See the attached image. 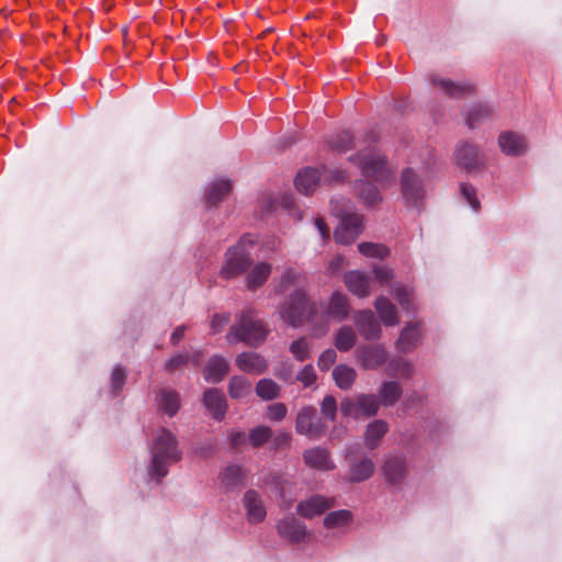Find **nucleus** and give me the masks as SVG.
Instances as JSON below:
<instances>
[{"mask_svg":"<svg viewBox=\"0 0 562 562\" xmlns=\"http://www.w3.org/2000/svg\"><path fill=\"white\" fill-rule=\"evenodd\" d=\"M349 312L348 297L340 292H334L328 302L321 304L318 326L317 306L307 299L305 291L302 289H295L279 310L280 317L293 327H299L305 322L314 324L316 336L327 333L330 319L344 321L348 317Z\"/></svg>","mask_w":562,"mask_h":562,"instance_id":"nucleus-1","label":"nucleus"},{"mask_svg":"<svg viewBox=\"0 0 562 562\" xmlns=\"http://www.w3.org/2000/svg\"><path fill=\"white\" fill-rule=\"evenodd\" d=\"M151 462L149 475L160 481L168 473V467L181 459V451L178 449L177 439L173 434L162 428L157 438L149 446Z\"/></svg>","mask_w":562,"mask_h":562,"instance_id":"nucleus-2","label":"nucleus"},{"mask_svg":"<svg viewBox=\"0 0 562 562\" xmlns=\"http://www.w3.org/2000/svg\"><path fill=\"white\" fill-rule=\"evenodd\" d=\"M362 171V175L386 188L394 182V171L389 167L384 155L374 147H367L349 158Z\"/></svg>","mask_w":562,"mask_h":562,"instance_id":"nucleus-3","label":"nucleus"},{"mask_svg":"<svg viewBox=\"0 0 562 562\" xmlns=\"http://www.w3.org/2000/svg\"><path fill=\"white\" fill-rule=\"evenodd\" d=\"M330 204L333 214L341 218L334 233L335 240L341 245L352 244L363 229V216L350 212L348 200L333 199Z\"/></svg>","mask_w":562,"mask_h":562,"instance_id":"nucleus-4","label":"nucleus"},{"mask_svg":"<svg viewBox=\"0 0 562 562\" xmlns=\"http://www.w3.org/2000/svg\"><path fill=\"white\" fill-rule=\"evenodd\" d=\"M268 329L261 321L256 319L252 310L240 313L237 322L231 327L226 335L229 344L245 342L250 347H257L265 341Z\"/></svg>","mask_w":562,"mask_h":562,"instance_id":"nucleus-5","label":"nucleus"},{"mask_svg":"<svg viewBox=\"0 0 562 562\" xmlns=\"http://www.w3.org/2000/svg\"><path fill=\"white\" fill-rule=\"evenodd\" d=\"M254 243L250 236H243L237 245L227 250L221 269V276L224 279L235 278L248 269L251 262L249 249Z\"/></svg>","mask_w":562,"mask_h":562,"instance_id":"nucleus-6","label":"nucleus"},{"mask_svg":"<svg viewBox=\"0 0 562 562\" xmlns=\"http://www.w3.org/2000/svg\"><path fill=\"white\" fill-rule=\"evenodd\" d=\"M345 179V172L338 169L323 168L318 170L307 167L299 171L295 178V187L301 193L310 195L316 190L321 181L335 183L344 181Z\"/></svg>","mask_w":562,"mask_h":562,"instance_id":"nucleus-7","label":"nucleus"},{"mask_svg":"<svg viewBox=\"0 0 562 562\" xmlns=\"http://www.w3.org/2000/svg\"><path fill=\"white\" fill-rule=\"evenodd\" d=\"M327 429V422L317 413L314 406H305L299 412L295 420V430L300 435L317 440L325 436Z\"/></svg>","mask_w":562,"mask_h":562,"instance_id":"nucleus-8","label":"nucleus"},{"mask_svg":"<svg viewBox=\"0 0 562 562\" xmlns=\"http://www.w3.org/2000/svg\"><path fill=\"white\" fill-rule=\"evenodd\" d=\"M380 406L379 398L373 394H359L355 398H346L340 403V411L345 416H373Z\"/></svg>","mask_w":562,"mask_h":562,"instance_id":"nucleus-9","label":"nucleus"},{"mask_svg":"<svg viewBox=\"0 0 562 562\" xmlns=\"http://www.w3.org/2000/svg\"><path fill=\"white\" fill-rule=\"evenodd\" d=\"M401 191L406 202L414 206L425 198L424 182L412 168H406L402 172Z\"/></svg>","mask_w":562,"mask_h":562,"instance_id":"nucleus-10","label":"nucleus"},{"mask_svg":"<svg viewBox=\"0 0 562 562\" xmlns=\"http://www.w3.org/2000/svg\"><path fill=\"white\" fill-rule=\"evenodd\" d=\"M356 357L366 370H376L387 360V351L381 345H363L357 348Z\"/></svg>","mask_w":562,"mask_h":562,"instance_id":"nucleus-11","label":"nucleus"},{"mask_svg":"<svg viewBox=\"0 0 562 562\" xmlns=\"http://www.w3.org/2000/svg\"><path fill=\"white\" fill-rule=\"evenodd\" d=\"M454 159L457 165L468 172L476 171L483 166L477 147L470 142H463L457 146Z\"/></svg>","mask_w":562,"mask_h":562,"instance_id":"nucleus-12","label":"nucleus"},{"mask_svg":"<svg viewBox=\"0 0 562 562\" xmlns=\"http://www.w3.org/2000/svg\"><path fill=\"white\" fill-rule=\"evenodd\" d=\"M334 506V498H328L323 495H313L297 504L296 513L303 518L312 519L316 516H321Z\"/></svg>","mask_w":562,"mask_h":562,"instance_id":"nucleus-13","label":"nucleus"},{"mask_svg":"<svg viewBox=\"0 0 562 562\" xmlns=\"http://www.w3.org/2000/svg\"><path fill=\"white\" fill-rule=\"evenodd\" d=\"M277 528L279 535L292 543H299L307 536L305 524L296 519L293 515L285 516L279 520Z\"/></svg>","mask_w":562,"mask_h":562,"instance_id":"nucleus-14","label":"nucleus"},{"mask_svg":"<svg viewBox=\"0 0 562 562\" xmlns=\"http://www.w3.org/2000/svg\"><path fill=\"white\" fill-rule=\"evenodd\" d=\"M243 505L246 510L247 520L250 524H259L263 521L267 510L265 503L257 491L248 490L243 497Z\"/></svg>","mask_w":562,"mask_h":562,"instance_id":"nucleus-15","label":"nucleus"},{"mask_svg":"<svg viewBox=\"0 0 562 562\" xmlns=\"http://www.w3.org/2000/svg\"><path fill=\"white\" fill-rule=\"evenodd\" d=\"M355 323L360 335L364 339L371 340L380 338L382 331L381 326L371 311L367 310L358 312L355 315Z\"/></svg>","mask_w":562,"mask_h":562,"instance_id":"nucleus-16","label":"nucleus"},{"mask_svg":"<svg viewBox=\"0 0 562 562\" xmlns=\"http://www.w3.org/2000/svg\"><path fill=\"white\" fill-rule=\"evenodd\" d=\"M344 282L349 292L358 297H366L371 293L372 279L360 271H349L344 276Z\"/></svg>","mask_w":562,"mask_h":562,"instance_id":"nucleus-17","label":"nucleus"},{"mask_svg":"<svg viewBox=\"0 0 562 562\" xmlns=\"http://www.w3.org/2000/svg\"><path fill=\"white\" fill-rule=\"evenodd\" d=\"M431 82L439 91L450 98L458 99L474 91V86L470 82H454L439 77H432Z\"/></svg>","mask_w":562,"mask_h":562,"instance_id":"nucleus-18","label":"nucleus"},{"mask_svg":"<svg viewBox=\"0 0 562 562\" xmlns=\"http://www.w3.org/2000/svg\"><path fill=\"white\" fill-rule=\"evenodd\" d=\"M303 459L306 465L319 471H330L335 468L328 450L322 447L305 450Z\"/></svg>","mask_w":562,"mask_h":562,"instance_id":"nucleus-19","label":"nucleus"},{"mask_svg":"<svg viewBox=\"0 0 562 562\" xmlns=\"http://www.w3.org/2000/svg\"><path fill=\"white\" fill-rule=\"evenodd\" d=\"M236 366L244 372L261 374L267 370L268 362L256 352H241L236 357Z\"/></svg>","mask_w":562,"mask_h":562,"instance_id":"nucleus-20","label":"nucleus"},{"mask_svg":"<svg viewBox=\"0 0 562 562\" xmlns=\"http://www.w3.org/2000/svg\"><path fill=\"white\" fill-rule=\"evenodd\" d=\"M498 145L502 151L510 156H519L526 153L525 138L515 132H504L498 136Z\"/></svg>","mask_w":562,"mask_h":562,"instance_id":"nucleus-21","label":"nucleus"},{"mask_svg":"<svg viewBox=\"0 0 562 562\" xmlns=\"http://www.w3.org/2000/svg\"><path fill=\"white\" fill-rule=\"evenodd\" d=\"M232 191V182L225 178L213 180L205 190V201L209 206L217 204Z\"/></svg>","mask_w":562,"mask_h":562,"instance_id":"nucleus-22","label":"nucleus"},{"mask_svg":"<svg viewBox=\"0 0 562 562\" xmlns=\"http://www.w3.org/2000/svg\"><path fill=\"white\" fill-rule=\"evenodd\" d=\"M229 363L222 356H213L207 361L203 371V376L207 382L217 383L222 381L228 373Z\"/></svg>","mask_w":562,"mask_h":562,"instance_id":"nucleus-23","label":"nucleus"},{"mask_svg":"<svg viewBox=\"0 0 562 562\" xmlns=\"http://www.w3.org/2000/svg\"><path fill=\"white\" fill-rule=\"evenodd\" d=\"M374 463L369 458H363L359 461L349 462V473L347 481L351 483H359L370 479L374 472Z\"/></svg>","mask_w":562,"mask_h":562,"instance_id":"nucleus-24","label":"nucleus"},{"mask_svg":"<svg viewBox=\"0 0 562 562\" xmlns=\"http://www.w3.org/2000/svg\"><path fill=\"white\" fill-rule=\"evenodd\" d=\"M203 402L207 411L215 419H222L226 413V400L224 394L217 389L205 391Z\"/></svg>","mask_w":562,"mask_h":562,"instance_id":"nucleus-25","label":"nucleus"},{"mask_svg":"<svg viewBox=\"0 0 562 562\" xmlns=\"http://www.w3.org/2000/svg\"><path fill=\"white\" fill-rule=\"evenodd\" d=\"M156 402L159 411L170 417L175 416L180 408V396L176 391L170 389L160 390L156 395Z\"/></svg>","mask_w":562,"mask_h":562,"instance_id":"nucleus-26","label":"nucleus"},{"mask_svg":"<svg viewBox=\"0 0 562 562\" xmlns=\"http://www.w3.org/2000/svg\"><path fill=\"white\" fill-rule=\"evenodd\" d=\"M383 473L386 480L393 484L400 483L406 473V463L403 457H390L383 467Z\"/></svg>","mask_w":562,"mask_h":562,"instance_id":"nucleus-27","label":"nucleus"},{"mask_svg":"<svg viewBox=\"0 0 562 562\" xmlns=\"http://www.w3.org/2000/svg\"><path fill=\"white\" fill-rule=\"evenodd\" d=\"M374 307L380 319L385 326L397 325L400 319L395 305L385 296H379L375 300Z\"/></svg>","mask_w":562,"mask_h":562,"instance_id":"nucleus-28","label":"nucleus"},{"mask_svg":"<svg viewBox=\"0 0 562 562\" xmlns=\"http://www.w3.org/2000/svg\"><path fill=\"white\" fill-rule=\"evenodd\" d=\"M420 337V330L417 324L407 325L400 334V337L396 341V348L401 352H409L412 351Z\"/></svg>","mask_w":562,"mask_h":562,"instance_id":"nucleus-29","label":"nucleus"},{"mask_svg":"<svg viewBox=\"0 0 562 562\" xmlns=\"http://www.w3.org/2000/svg\"><path fill=\"white\" fill-rule=\"evenodd\" d=\"M356 378V370L347 364H339L333 370V379L336 385L341 390L350 389Z\"/></svg>","mask_w":562,"mask_h":562,"instance_id":"nucleus-30","label":"nucleus"},{"mask_svg":"<svg viewBox=\"0 0 562 562\" xmlns=\"http://www.w3.org/2000/svg\"><path fill=\"white\" fill-rule=\"evenodd\" d=\"M271 273V266L267 262L256 265L247 276V288L255 290L261 286Z\"/></svg>","mask_w":562,"mask_h":562,"instance_id":"nucleus-31","label":"nucleus"},{"mask_svg":"<svg viewBox=\"0 0 562 562\" xmlns=\"http://www.w3.org/2000/svg\"><path fill=\"white\" fill-rule=\"evenodd\" d=\"M245 472L237 464H231L226 467L220 474L221 483L228 488H233L239 485L243 482Z\"/></svg>","mask_w":562,"mask_h":562,"instance_id":"nucleus-32","label":"nucleus"},{"mask_svg":"<svg viewBox=\"0 0 562 562\" xmlns=\"http://www.w3.org/2000/svg\"><path fill=\"white\" fill-rule=\"evenodd\" d=\"M493 113V109L488 104L477 103L474 104L468 112L465 121L470 128H474L481 122L488 119Z\"/></svg>","mask_w":562,"mask_h":562,"instance_id":"nucleus-33","label":"nucleus"},{"mask_svg":"<svg viewBox=\"0 0 562 562\" xmlns=\"http://www.w3.org/2000/svg\"><path fill=\"white\" fill-rule=\"evenodd\" d=\"M357 336L350 326H342L335 336V347L342 352L349 351L356 344Z\"/></svg>","mask_w":562,"mask_h":562,"instance_id":"nucleus-34","label":"nucleus"},{"mask_svg":"<svg viewBox=\"0 0 562 562\" xmlns=\"http://www.w3.org/2000/svg\"><path fill=\"white\" fill-rule=\"evenodd\" d=\"M387 425L383 420H374L367 427L366 443L370 449L376 447L379 440L386 434Z\"/></svg>","mask_w":562,"mask_h":562,"instance_id":"nucleus-35","label":"nucleus"},{"mask_svg":"<svg viewBox=\"0 0 562 562\" xmlns=\"http://www.w3.org/2000/svg\"><path fill=\"white\" fill-rule=\"evenodd\" d=\"M401 394L402 387L395 381L384 382L379 390L381 402L385 406L393 405L398 400Z\"/></svg>","mask_w":562,"mask_h":562,"instance_id":"nucleus-36","label":"nucleus"},{"mask_svg":"<svg viewBox=\"0 0 562 562\" xmlns=\"http://www.w3.org/2000/svg\"><path fill=\"white\" fill-rule=\"evenodd\" d=\"M353 137L349 131H341L328 140L330 149L337 153H346L352 148Z\"/></svg>","mask_w":562,"mask_h":562,"instance_id":"nucleus-37","label":"nucleus"},{"mask_svg":"<svg viewBox=\"0 0 562 562\" xmlns=\"http://www.w3.org/2000/svg\"><path fill=\"white\" fill-rule=\"evenodd\" d=\"M392 293L404 310L407 312L415 310L414 294L412 289L403 284H394Z\"/></svg>","mask_w":562,"mask_h":562,"instance_id":"nucleus-38","label":"nucleus"},{"mask_svg":"<svg viewBox=\"0 0 562 562\" xmlns=\"http://www.w3.org/2000/svg\"><path fill=\"white\" fill-rule=\"evenodd\" d=\"M358 194L367 205H375L382 200L379 189L368 181L360 183Z\"/></svg>","mask_w":562,"mask_h":562,"instance_id":"nucleus-39","label":"nucleus"},{"mask_svg":"<svg viewBox=\"0 0 562 562\" xmlns=\"http://www.w3.org/2000/svg\"><path fill=\"white\" fill-rule=\"evenodd\" d=\"M228 393L233 398H244L250 393V382L245 376L235 375L229 381Z\"/></svg>","mask_w":562,"mask_h":562,"instance_id":"nucleus-40","label":"nucleus"},{"mask_svg":"<svg viewBox=\"0 0 562 562\" xmlns=\"http://www.w3.org/2000/svg\"><path fill=\"white\" fill-rule=\"evenodd\" d=\"M257 395L265 400H274L280 394V386L271 379H261L256 385Z\"/></svg>","mask_w":562,"mask_h":562,"instance_id":"nucleus-41","label":"nucleus"},{"mask_svg":"<svg viewBox=\"0 0 562 562\" xmlns=\"http://www.w3.org/2000/svg\"><path fill=\"white\" fill-rule=\"evenodd\" d=\"M352 515L347 509L331 512L324 518V526L326 528H337L348 525L351 521Z\"/></svg>","mask_w":562,"mask_h":562,"instance_id":"nucleus-42","label":"nucleus"},{"mask_svg":"<svg viewBox=\"0 0 562 562\" xmlns=\"http://www.w3.org/2000/svg\"><path fill=\"white\" fill-rule=\"evenodd\" d=\"M289 349L297 361L303 362L310 358L311 345L305 337L292 341Z\"/></svg>","mask_w":562,"mask_h":562,"instance_id":"nucleus-43","label":"nucleus"},{"mask_svg":"<svg viewBox=\"0 0 562 562\" xmlns=\"http://www.w3.org/2000/svg\"><path fill=\"white\" fill-rule=\"evenodd\" d=\"M189 360H192V362L195 366H198L200 362V353L194 355L192 358L190 357V355L188 352L178 353V355L173 356L172 358H170L165 363V369L168 372H173V371L178 370L179 368H181L182 366L187 364L189 362Z\"/></svg>","mask_w":562,"mask_h":562,"instance_id":"nucleus-44","label":"nucleus"},{"mask_svg":"<svg viewBox=\"0 0 562 562\" xmlns=\"http://www.w3.org/2000/svg\"><path fill=\"white\" fill-rule=\"evenodd\" d=\"M358 249L360 254H362L366 257L382 259L389 255V249L381 244L361 243L359 244Z\"/></svg>","mask_w":562,"mask_h":562,"instance_id":"nucleus-45","label":"nucleus"},{"mask_svg":"<svg viewBox=\"0 0 562 562\" xmlns=\"http://www.w3.org/2000/svg\"><path fill=\"white\" fill-rule=\"evenodd\" d=\"M337 401L333 395H326L321 403V416L328 423L336 419Z\"/></svg>","mask_w":562,"mask_h":562,"instance_id":"nucleus-46","label":"nucleus"},{"mask_svg":"<svg viewBox=\"0 0 562 562\" xmlns=\"http://www.w3.org/2000/svg\"><path fill=\"white\" fill-rule=\"evenodd\" d=\"M387 370L391 374L403 378H408L413 372L411 363L402 358L392 359L387 366Z\"/></svg>","mask_w":562,"mask_h":562,"instance_id":"nucleus-47","label":"nucleus"},{"mask_svg":"<svg viewBox=\"0 0 562 562\" xmlns=\"http://www.w3.org/2000/svg\"><path fill=\"white\" fill-rule=\"evenodd\" d=\"M272 437V430L268 426H258L250 430L249 441L254 447H260Z\"/></svg>","mask_w":562,"mask_h":562,"instance_id":"nucleus-48","label":"nucleus"},{"mask_svg":"<svg viewBox=\"0 0 562 562\" xmlns=\"http://www.w3.org/2000/svg\"><path fill=\"white\" fill-rule=\"evenodd\" d=\"M461 194L465 199V201L469 203V205L472 207L473 211L480 210V201L476 198V190L473 186L469 183H462L461 187Z\"/></svg>","mask_w":562,"mask_h":562,"instance_id":"nucleus-49","label":"nucleus"},{"mask_svg":"<svg viewBox=\"0 0 562 562\" xmlns=\"http://www.w3.org/2000/svg\"><path fill=\"white\" fill-rule=\"evenodd\" d=\"M126 372L121 366H116L111 375V386L114 394H117L125 384Z\"/></svg>","mask_w":562,"mask_h":562,"instance_id":"nucleus-50","label":"nucleus"},{"mask_svg":"<svg viewBox=\"0 0 562 562\" xmlns=\"http://www.w3.org/2000/svg\"><path fill=\"white\" fill-rule=\"evenodd\" d=\"M279 204L283 209L288 210L290 212V215H292L295 220H297V221L302 220V213L295 207L293 194L284 193L280 198Z\"/></svg>","mask_w":562,"mask_h":562,"instance_id":"nucleus-51","label":"nucleus"},{"mask_svg":"<svg viewBox=\"0 0 562 562\" xmlns=\"http://www.w3.org/2000/svg\"><path fill=\"white\" fill-rule=\"evenodd\" d=\"M336 358V351L329 348L321 353L317 366L322 371H327L335 363Z\"/></svg>","mask_w":562,"mask_h":562,"instance_id":"nucleus-52","label":"nucleus"},{"mask_svg":"<svg viewBox=\"0 0 562 562\" xmlns=\"http://www.w3.org/2000/svg\"><path fill=\"white\" fill-rule=\"evenodd\" d=\"M297 380L305 387L311 386L316 381V373L312 364L305 366L297 374Z\"/></svg>","mask_w":562,"mask_h":562,"instance_id":"nucleus-53","label":"nucleus"},{"mask_svg":"<svg viewBox=\"0 0 562 562\" xmlns=\"http://www.w3.org/2000/svg\"><path fill=\"white\" fill-rule=\"evenodd\" d=\"M288 413L283 403H274L268 406V418L271 420H282Z\"/></svg>","mask_w":562,"mask_h":562,"instance_id":"nucleus-54","label":"nucleus"},{"mask_svg":"<svg viewBox=\"0 0 562 562\" xmlns=\"http://www.w3.org/2000/svg\"><path fill=\"white\" fill-rule=\"evenodd\" d=\"M228 322H229L228 313L214 314L211 319L212 333H214V334L220 333Z\"/></svg>","mask_w":562,"mask_h":562,"instance_id":"nucleus-55","label":"nucleus"},{"mask_svg":"<svg viewBox=\"0 0 562 562\" xmlns=\"http://www.w3.org/2000/svg\"><path fill=\"white\" fill-rule=\"evenodd\" d=\"M374 276H375V279L381 284H384V283L389 282L392 279L393 272L387 267H375L374 268Z\"/></svg>","mask_w":562,"mask_h":562,"instance_id":"nucleus-56","label":"nucleus"},{"mask_svg":"<svg viewBox=\"0 0 562 562\" xmlns=\"http://www.w3.org/2000/svg\"><path fill=\"white\" fill-rule=\"evenodd\" d=\"M300 278L301 274L295 270H288L282 277L281 288L285 290L288 283H295L299 281Z\"/></svg>","mask_w":562,"mask_h":562,"instance_id":"nucleus-57","label":"nucleus"},{"mask_svg":"<svg viewBox=\"0 0 562 562\" xmlns=\"http://www.w3.org/2000/svg\"><path fill=\"white\" fill-rule=\"evenodd\" d=\"M290 440H291V435L282 431V432H279L274 437L273 445H274L276 449H281V448L286 447L289 445Z\"/></svg>","mask_w":562,"mask_h":562,"instance_id":"nucleus-58","label":"nucleus"},{"mask_svg":"<svg viewBox=\"0 0 562 562\" xmlns=\"http://www.w3.org/2000/svg\"><path fill=\"white\" fill-rule=\"evenodd\" d=\"M247 440L246 434L243 431H233L229 437L231 446L237 448Z\"/></svg>","mask_w":562,"mask_h":562,"instance_id":"nucleus-59","label":"nucleus"},{"mask_svg":"<svg viewBox=\"0 0 562 562\" xmlns=\"http://www.w3.org/2000/svg\"><path fill=\"white\" fill-rule=\"evenodd\" d=\"M315 226L324 240L329 238V229L322 217L315 220Z\"/></svg>","mask_w":562,"mask_h":562,"instance_id":"nucleus-60","label":"nucleus"},{"mask_svg":"<svg viewBox=\"0 0 562 562\" xmlns=\"http://www.w3.org/2000/svg\"><path fill=\"white\" fill-rule=\"evenodd\" d=\"M184 333H186V326L184 325L178 326L171 335V338H170L171 344L175 346L178 345L180 342V340L183 338Z\"/></svg>","mask_w":562,"mask_h":562,"instance_id":"nucleus-61","label":"nucleus"},{"mask_svg":"<svg viewBox=\"0 0 562 562\" xmlns=\"http://www.w3.org/2000/svg\"><path fill=\"white\" fill-rule=\"evenodd\" d=\"M364 140L369 145L372 144V143H375L378 140V135L375 134V132L371 131V132L366 134V139Z\"/></svg>","mask_w":562,"mask_h":562,"instance_id":"nucleus-62","label":"nucleus"},{"mask_svg":"<svg viewBox=\"0 0 562 562\" xmlns=\"http://www.w3.org/2000/svg\"><path fill=\"white\" fill-rule=\"evenodd\" d=\"M272 209H274V206H273L272 201H270V202L268 203V205H267V211H270V210H272Z\"/></svg>","mask_w":562,"mask_h":562,"instance_id":"nucleus-63","label":"nucleus"}]
</instances>
